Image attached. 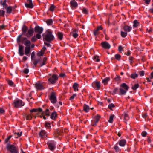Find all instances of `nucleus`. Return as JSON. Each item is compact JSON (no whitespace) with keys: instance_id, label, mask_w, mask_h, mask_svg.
<instances>
[{"instance_id":"nucleus-6","label":"nucleus","mask_w":153,"mask_h":153,"mask_svg":"<svg viewBox=\"0 0 153 153\" xmlns=\"http://www.w3.org/2000/svg\"><path fill=\"white\" fill-rule=\"evenodd\" d=\"M49 149L53 151L56 148V143L54 141H51L48 143Z\"/></svg>"},{"instance_id":"nucleus-63","label":"nucleus","mask_w":153,"mask_h":153,"mask_svg":"<svg viewBox=\"0 0 153 153\" xmlns=\"http://www.w3.org/2000/svg\"><path fill=\"white\" fill-rule=\"evenodd\" d=\"M30 111L31 112H37V108H34L33 109L30 110Z\"/></svg>"},{"instance_id":"nucleus-7","label":"nucleus","mask_w":153,"mask_h":153,"mask_svg":"<svg viewBox=\"0 0 153 153\" xmlns=\"http://www.w3.org/2000/svg\"><path fill=\"white\" fill-rule=\"evenodd\" d=\"M27 3H25V4L27 8H32L33 7L32 0H26Z\"/></svg>"},{"instance_id":"nucleus-20","label":"nucleus","mask_w":153,"mask_h":153,"mask_svg":"<svg viewBox=\"0 0 153 153\" xmlns=\"http://www.w3.org/2000/svg\"><path fill=\"white\" fill-rule=\"evenodd\" d=\"M6 0H4L3 2L2 1H1V4L3 6V7L4 9H6V8L7 7V5L6 4Z\"/></svg>"},{"instance_id":"nucleus-40","label":"nucleus","mask_w":153,"mask_h":153,"mask_svg":"<svg viewBox=\"0 0 153 153\" xmlns=\"http://www.w3.org/2000/svg\"><path fill=\"white\" fill-rule=\"evenodd\" d=\"M76 30H74L73 33H72V36L74 37L75 38H76L78 36V34L76 33Z\"/></svg>"},{"instance_id":"nucleus-14","label":"nucleus","mask_w":153,"mask_h":153,"mask_svg":"<svg viewBox=\"0 0 153 153\" xmlns=\"http://www.w3.org/2000/svg\"><path fill=\"white\" fill-rule=\"evenodd\" d=\"M39 136L42 138L45 137H47V134L45 130H41L39 133Z\"/></svg>"},{"instance_id":"nucleus-48","label":"nucleus","mask_w":153,"mask_h":153,"mask_svg":"<svg viewBox=\"0 0 153 153\" xmlns=\"http://www.w3.org/2000/svg\"><path fill=\"white\" fill-rule=\"evenodd\" d=\"M35 53L34 51L33 52L31 53V60H34L35 59Z\"/></svg>"},{"instance_id":"nucleus-58","label":"nucleus","mask_w":153,"mask_h":153,"mask_svg":"<svg viewBox=\"0 0 153 153\" xmlns=\"http://www.w3.org/2000/svg\"><path fill=\"white\" fill-rule=\"evenodd\" d=\"M98 31H99V30H97V29H96L94 31V33L95 36H96L98 34H99Z\"/></svg>"},{"instance_id":"nucleus-22","label":"nucleus","mask_w":153,"mask_h":153,"mask_svg":"<svg viewBox=\"0 0 153 153\" xmlns=\"http://www.w3.org/2000/svg\"><path fill=\"white\" fill-rule=\"evenodd\" d=\"M100 117V115H99L98 114L96 116L95 120L94 121V123H93V125H94V126L96 125V124L97 123H98Z\"/></svg>"},{"instance_id":"nucleus-31","label":"nucleus","mask_w":153,"mask_h":153,"mask_svg":"<svg viewBox=\"0 0 153 153\" xmlns=\"http://www.w3.org/2000/svg\"><path fill=\"white\" fill-rule=\"evenodd\" d=\"M47 60V58L46 57H44L43 58V59L42 62H40L39 63V64L40 65V66L42 67L43 65H45V62Z\"/></svg>"},{"instance_id":"nucleus-35","label":"nucleus","mask_w":153,"mask_h":153,"mask_svg":"<svg viewBox=\"0 0 153 153\" xmlns=\"http://www.w3.org/2000/svg\"><path fill=\"white\" fill-rule=\"evenodd\" d=\"M124 118L125 122L126 123V121L128 120L129 119L128 115L127 114H125L124 115Z\"/></svg>"},{"instance_id":"nucleus-1","label":"nucleus","mask_w":153,"mask_h":153,"mask_svg":"<svg viewBox=\"0 0 153 153\" xmlns=\"http://www.w3.org/2000/svg\"><path fill=\"white\" fill-rule=\"evenodd\" d=\"M43 36L44 39L48 42H50L54 39L52 31L50 30H47Z\"/></svg>"},{"instance_id":"nucleus-55","label":"nucleus","mask_w":153,"mask_h":153,"mask_svg":"<svg viewBox=\"0 0 153 153\" xmlns=\"http://www.w3.org/2000/svg\"><path fill=\"white\" fill-rule=\"evenodd\" d=\"M11 137V136H10L8 137H7V138H6L5 140V141H4L6 143H8V142L9 141V140L10 139Z\"/></svg>"},{"instance_id":"nucleus-32","label":"nucleus","mask_w":153,"mask_h":153,"mask_svg":"<svg viewBox=\"0 0 153 153\" xmlns=\"http://www.w3.org/2000/svg\"><path fill=\"white\" fill-rule=\"evenodd\" d=\"M56 8V7L53 4L51 5L49 7V10L53 12Z\"/></svg>"},{"instance_id":"nucleus-21","label":"nucleus","mask_w":153,"mask_h":153,"mask_svg":"<svg viewBox=\"0 0 153 153\" xmlns=\"http://www.w3.org/2000/svg\"><path fill=\"white\" fill-rule=\"evenodd\" d=\"M124 30L126 32H129L132 29V27L130 26H125L124 27Z\"/></svg>"},{"instance_id":"nucleus-33","label":"nucleus","mask_w":153,"mask_h":153,"mask_svg":"<svg viewBox=\"0 0 153 153\" xmlns=\"http://www.w3.org/2000/svg\"><path fill=\"white\" fill-rule=\"evenodd\" d=\"M57 36L58 39L60 40L62 39L63 37V34L61 32H58L57 33Z\"/></svg>"},{"instance_id":"nucleus-61","label":"nucleus","mask_w":153,"mask_h":153,"mask_svg":"<svg viewBox=\"0 0 153 153\" xmlns=\"http://www.w3.org/2000/svg\"><path fill=\"white\" fill-rule=\"evenodd\" d=\"M76 94H74L71 97L70 100H71L74 99L75 97H76Z\"/></svg>"},{"instance_id":"nucleus-19","label":"nucleus","mask_w":153,"mask_h":153,"mask_svg":"<svg viewBox=\"0 0 153 153\" xmlns=\"http://www.w3.org/2000/svg\"><path fill=\"white\" fill-rule=\"evenodd\" d=\"M83 109L85 112H88L90 110L89 107L86 104H84L83 106Z\"/></svg>"},{"instance_id":"nucleus-16","label":"nucleus","mask_w":153,"mask_h":153,"mask_svg":"<svg viewBox=\"0 0 153 153\" xmlns=\"http://www.w3.org/2000/svg\"><path fill=\"white\" fill-rule=\"evenodd\" d=\"M22 34L25 36V35L26 34L28 30V28L26 26L24 25L22 28Z\"/></svg>"},{"instance_id":"nucleus-50","label":"nucleus","mask_w":153,"mask_h":153,"mask_svg":"<svg viewBox=\"0 0 153 153\" xmlns=\"http://www.w3.org/2000/svg\"><path fill=\"white\" fill-rule=\"evenodd\" d=\"M5 11L3 10H0V16H4Z\"/></svg>"},{"instance_id":"nucleus-27","label":"nucleus","mask_w":153,"mask_h":153,"mask_svg":"<svg viewBox=\"0 0 153 153\" xmlns=\"http://www.w3.org/2000/svg\"><path fill=\"white\" fill-rule=\"evenodd\" d=\"M73 88L74 89V91H78V84L76 83H75L73 85Z\"/></svg>"},{"instance_id":"nucleus-29","label":"nucleus","mask_w":153,"mask_h":153,"mask_svg":"<svg viewBox=\"0 0 153 153\" xmlns=\"http://www.w3.org/2000/svg\"><path fill=\"white\" fill-rule=\"evenodd\" d=\"M126 90H124L122 88H120L119 90L120 94L121 95H124L126 92Z\"/></svg>"},{"instance_id":"nucleus-11","label":"nucleus","mask_w":153,"mask_h":153,"mask_svg":"<svg viewBox=\"0 0 153 153\" xmlns=\"http://www.w3.org/2000/svg\"><path fill=\"white\" fill-rule=\"evenodd\" d=\"M35 87L38 90H42L44 89L43 85L39 82H38L36 83Z\"/></svg>"},{"instance_id":"nucleus-2","label":"nucleus","mask_w":153,"mask_h":153,"mask_svg":"<svg viewBox=\"0 0 153 153\" xmlns=\"http://www.w3.org/2000/svg\"><path fill=\"white\" fill-rule=\"evenodd\" d=\"M6 148L10 153H19L18 147L14 145L8 143Z\"/></svg>"},{"instance_id":"nucleus-17","label":"nucleus","mask_w":153,"mask_h":153,"mask_svg":"<svg viewBox=\"0 0 153 153\" xmlns=\"http://www.w3.org/2000/svg\"><path fill=\"white\" fill-rule=\"evenodd\" d=\"M126 143V140L124 139H122L119 142V145L122 147L124 146Z\"/></svg>"},{"instance_id":"nucleus-53","label":"nucleus","mask_w":153,"mask_h":153,"mask_svg":"<svg viewBox=\"0 0 153 153\" xmlns=\"http://www.w3.org/2000/svg\"><path fill=\"white\" fill-rule=\"evenodd\" d=\"M26 119L27 120H30L31 119L32 117L30 114H28L26 116Z\"/></svg>"},{"instance_id":"nucleus-60","label":"nucleus","mask_w":153,"mask_h":153,"mask_svg":"<svg viewBox=\"0 0 153 153\" xmlns=\"http://www.w3.org/2000/svg\"><path fill=\"white\" fill-rule=\"evenodd\" d=\"M123 47L121 46L120 45L118 47V51L119 52H121L122 51V50H123Z\"/></svg>"},{"instance_id":"nucleus-44","label":"nucleus","mask_w":153,"mask_h":153,"mask_svg":"<svg viewBox=\"0 0 153 153\" xmlns=\"http://www.w3.org/2000/svg\"><path fill=\"white\" fill-rule=\"evenodd\" d=\"M114 107H115V106L113 103L110 104L108 105V107L111 110H112V108Z\"/></svg>"},{"instance_id":"nucleus-57","label":"nucleus","mask_w":153,"mask_h":153,"mask_svg":"<svg viewBox=\"0 0 153 153\" xmlns=\"http://www.w3.org/2000/svg\"><path fill=\"white\" fill-rule=\"evenodd\" d=\"M147 134V132L145 131H143L141 134L142 136L143 137H145L146 136Z\"/></svg>"},{"instance_id":"nucleus-13","label":"nucleus","mask_w":153,"mask_h":153,"mask_svg":"<svg viewBox=\"0 0 153 153\" xmlns=\"http://www.w3.org/2000/svg\"><path fill=\"white\" fill-rule=\"evenodd\" d=\"M31 50L30 47H25V54L27 56H29L30 54H29Z\"/></svg>"},{"instance_id":"nucleus-49","label":"nucleus","mask_w":153,"mask_h":153,"mask_svg":"<svg viewBox=\"0 0 153 153\" xmlns=\"http://www.w3.org/2000/svg\"><path fill=\"white\" fill-rule=\"evenodd\" d=\"M82 12L83 13L85 14H88V11L85 8H83L82 10Z\"/></svg>"},{"instance_id":"nucleus-26","label":"nucleus","mask_w":153,"mask_h":153,"mask_svg":"<svg viewBox=\"0 0 153 153\" xmlns=\"http://www.w3.org/2000/svg\"><path fill=\"white\" fill-rule=\"evenodd\" d=\"M50 113L49 109L47 108L43 112V114H44L45 116L48 117L50 115Z\"/></svg>"},{"instance_id":"nucleus-12","label":"nucleus","mask_w":153,"mask_h":153,"mask_svg":"<svg viewBox=\"0 0 153 153\" xmlns=\"http://www.w3.org/2000/svg\"><path fill=\"white\" fill-rule=\"evenodd\" d=\"M34 33L33 29L30 28L28 30V32L25 35V36L27 37H30Z\"/></svg>"},{"instance_id":"nucleus-52","label":"nucleus","mask_w":153,"mask_h":153,"mask_svg":"<svg viewBox=\"0 0 153 153\" xmlns=\"http://www.w3.org/2000/svg\"><path fill=\"white\" fill-rule=\"evenodd\" d=\"M121 56L119 54H116L115 56V57L117 59L119 60V59L120 58Z\"/></svg>"},{"instance_id":"nucleus-15","label":"nucleus","mask_w":153,"mask_h":153,"mask_svg":"<svg viewBox=\"0 0 153 153\" xmlns=\"http://www.w3.org/2000/svg\"><path fill=\"white\" fill-rule=\"evenodd\" d=\"M70 5L72 7L76 8L78 6V4L75 0H72L70 2Z\"/></svg>"},{"instance_id":"nucleus-24","label":"nucleus","mask_w":153,"mask_h":153,"mask_svg":"<svg viewBox=\"0 0 153 153\" xmlns=\"http://www.w3.org/2000/svg\"><path fill=\"white\" fill-rule=\"evenodd\" d=\"M110 80V78L109 77H106L102 80V82L104 85H106L107 82L109 81Z\"/></svg>"},{"instance_id":"nucleus-30","label":"nucleus","mask_w":153,"mask_h":153,"mask_svg":"<svg viewBox=\"0 0 153 153\" xmlns=\"http://www.w3.org/2000/svg\"><path fill=\"white\" fill-rule=\"evenodd\" d=\"M24 44L26 46V47H30L31 45V42L29 40H26L25 41L24 43Z\"/></svg>"},{"instance_id":"nucleus-54","label":"nucleus","mask_w":153,"mask_h":153,"mask_svg":"<svg viewBox=\"0 0 153 153\" xmlns=\"http://www.w3.org/2000/svg\"><path fill=\"white\" fill-rule=\"evenodd\" d=\"M22 34L20 35L17 38V41L18 42H21V38L22 36Z\"/></svg>"},{"instance_id":"nucleus-28","label":"nucleus","mask_w":153,"mask_h":153,"mask_svg":"<svg viewBox=\"0 0 153 153\" xmlns=\"http://www.w3.org/2000/svg\"><path fill=\"white\" fill-rule=\"evenodd\" d=\"M57 116L56 112H53L52 113L51 116V118L52 119L54 120Z\"/></svg>"},{"instance_id":"nucleus-42","label":"nucleus","mask_w":153,"mask_h":153,"mask_svg":"<svg viewBox=\"0 0 153 153\" xmlns=\"http://www.w3.org/2000/svg\"><path fill=\"white\" fill-rule=\"evenodd\" d=\"M139 85L138 84H135L132 87V88L134 90L137 89L139 87Z\"/></svg>"},{"instance_id":"nucleus-46","label":"nucleus","mask_w":153,"mask_h":153,"mask_svg":"<svg viewBox=\"0 0 153 153\" xmlns=\"http://www.w3.org/2000/svg\"><path fill=\"white\" fill-rule=\"evenodd\" d=\"M94 59L97 62L99 61L100 59L99 57L97 56H94L93 57Z\"/></svg>"},{"instance_id":"nucleus-9","label":"nucleus","mask_w":153,"mask_h":153,"mask_svg":"<svg viewBox=\"0 0 153 153\" xmlns=\"http://www.w3.org/2000/svg\"><path fill=\"white\" fill-rule=\"evenodd\" d=\"M24 47L23 46L20 45H19L18 53L20 56H22L24 54Z\"/></svg>"},{"instance_id":"nucleus-37","label":"nucleus","mask_w":153,"mask_h":153,"mask_svg":"<svg viewBox=\"0 0 153 153\" xmlns=\"http://www.w3.org/2000/svg\"><path fill=\"white\" fill-rule=\"evenodd\" d=\"M138 75L136 73H133L131 74L130 77L131 78L134 79L138 76Z\"/></svg>"},{"instance_id":"nucleus-36","label":"nucleus","mask_w":153,"mask_h":153,"mask_svg":"<svg viewBox=\"0 0 153 153\" xmlns=\"http://www.w3.org/2000/svg\"><path fill=\"white\" fill-rule=\"evenodd\" d=\"M139 23L137 20H135L133 22V27H136L139 25Z\"/></svg>"},{"instance_id":"nucleus-56","label":"nucleus","mask_w":153,"mask_h":153,"mask_svg":"<svg viewBox=\"0 0 153 153\" xmlns=\"http://www.w3.org/2000/svg\"><path fill=\"white\" fill-rule=\"evenodd\" d=\"M40 34H39V33H38L36 34V39H40L41 37Z\"/></svg>"},{"instance_id":"nucleus-23","label":"nucleus","mask_w":153,"mask_h":153,"mask_svg":"<svg viewBox=\"0 0 153 153\" xmlns=\"http://www.w3.org/2000/svg\"><path fill=\"white\" fill-rule=\"evenodd\" d=\"M13 7L11 6H9L8 7H7L6 8V12L8 13H10L13 9Z\"/></svg>"},{"instance_id":"nucleus-43","label":"nucleus","mask_w":153,"mask_h":153,"mask_svg":"<svg viewBox=\"0 0 153 153\" xmlns=\"http://www.w3.org/2000/svg\"><path fill=\"white\" fill-rule=\"evenodd\" d=\"M46 23L48 25H50L52 24L53 21L51 19H49L47 21Z\"/></svg>"},{"instance_id":"nucleus-34","label":"nucleus","mask_w":153,"mask_h":153,"mask_svg":"<svg viewBox=\"0 0 153 153\" xmlns=\"http://www.w3.org/2000/svg\"><path fill=\"white\" fill-rule=\"evenodd\" d=\"M114 149L115 150L116 152H118L120 151V149L117 145H115L114 146Z\"/></svg>"},{"instance_id":"nucleus-38","label":"nucleus","mask_w":153,"mask_h":153,"mask_svg":"<svg viewBox=\"0 0 153 153\" xmlns=\"http://www.w3.org/2000/svg\"><path fill=\"white\" fill-rule=\"evenodd\" d=\"M94 84L97 88V90H99L100 88V83L99 82H96L94 83Z\"/></svg>"},{"instance_id":"nucleus-8","label":"nucleus","mask_w":153,"mask_h":153,"mask_svg":"<svg viewBox=\"0 0 153 153\" xmlns=\"http://www.w3.org/2000/svg\"><path fill=\"white\" fill-rule=\"evenodd\" d=\"M101 45L102 47L105 49H109L111 47L110 44L106 41L102 42L101 43Z\"/></svg>"},{"instance_id":"nucleus-51","label":"nucleus","mask_w":153,"mask_h":153,"mask_svg":"<svg viewBox=\"0 0 153 153\" xmlns=\"http://www.w3.org/2000/svg\"><path fill=\"white\" fill-rule=\"evenodd\" d=\"M140 75L141 76H143L144 75L145 72L144 71H141L139 72Z\"/></svg>"},{"instance_id":"nucleus-45","label":"nucleus","mask_w":153,"mask_h":153,"mask_svg":"<svg viewBox=\"0 0 153 153\" xmlns=\"http://www.w3.org/2000/svg\"><path fill=\"white\" fill-rule=\"evenodd\" d=\"M8 84L10 86H14V85L13 82L11 80H9L8 81Z\"/></svg>"},{"instance_id":"nucleus-4","label":"nucleus","mask_w":153,"mask_h":153,"mask_svg":"<svg viewBox=\"0 0 153 153\" xmlns=\"http://www.w3.org/2000/svg\"><path fill=\"white\" fill-rule=\"evenodd\" d=\"M58 78V77L57 75L53 74L49 78L48 81L50 83L53 84L56 82Z\"/></svg>"},{"instance_id":"nucleus-10","label":"nucleus","mask_w":153,"mask_h":153,"mask_svg":"<svg viewBox=\"0 0 153 153\" xmlns=\"http://www.w3.org/2000/svg\"><path fill=\"white\" fill-rule=\"evenodd\" d=\"M43 28L39 26H36L35 28V32L36 33H38L39 34H41L43 31Z\"/></svg>"},{"instance_id":"nucleus-41","label":"nucleus","mask_w":153,"mask_h":153,"mask_svg":"<svg viewBox=\"0 0 153 153\" xmlns=\"http://www.w3.org/2000/svg\"><path fill=\"white\" fill-rule=\"evenodd\" d=\"M127 34V33L126 32H124L122 31H121V35L122 37H125Z\"/></svg>"},{"instance_id":"nucleus-62","label":"nucleus","mask_w":153,"mask_h":153,"mask_svg":"<svg viewBox=\"0 0 153 153\" xmlns=\"http://www.w3.org/2000/svg\"><path fill=\"white\" fill-rule=\"evenodd\" d=\"M36 39H37L36 38V37L34 36L32 37L31 39V41L32 42H34L36 41Z\"/></svg>"},{"instance_id":"nucleus-64","label":"nucleus","mask_w":153,"mask_h":153,"mask_svg":"<svg viewBox=\"0 0 153 153\" xmlns=\"http://www.w3.org/2000/svg\"><path fill=\"white\" fill-rule=\"evenodd\" d=\"M65 76V74L64 73H62L59 74V76L62 77H63Z\"/></svg>"},{"instance_id":"nucleus-3","label":"nucleus","mask_w":153,"mask_h":153,"mask_svg":"<svg viewBox=\"0 0 153 153\" xmlns=\"http://www.w3.org/2000/svg\"><path fill=\"white\" fill-rule=\"evenodd\" d=\"M13 104L15 107L18 108L23 106L25 103L20 100L18 99L14 101Z\"/></svg>"},{"instance_id":"nucleus-5","label":"nucleus","mask_w":153,"mask_h":153,"mask_svg":"<svg viewBox=\"0 0 153 153\" xmlns=\"http://www.w3.org/2000/svg\"><path fill=\"white\" fill-rule=\"evenodd\" d=\"M49 99L52 103L55 104L57 101L56 94L55 92H51L49 97Z\"/></svg>"},{"instance_id":"nucleus-25","label":"nucleus","mask_w":153,"mask_h":153,"mask_svg":"<svg viewBox=\"0 0 153 153\" xmlns=\"http://www.w3.org/2000/svg\"><path fill=\"white\" fill-rule=\"evenodd\" d=\"M121 86L126 90H128L129 88V87L125 83H123L121 84Z\"/></svg>"},{"instance_id":"nucleus-18","label":"nucleus","mask_w":153,"mask_h":153,"mask_svg":"<svg viewBox=\"0 0 153 153\" xmlns=\"http://www.w3.org/2000/svg\"><path fill=\"white\" fill-rule=\"evenodd\" d=\"M45 127L47 130H49V131L50 132L51 130V126H50V123L45 122Z\"/></svg>"},{"instance_id":"nucleus-59","label":"nucleus","mask_w":153,"mask_h":153,"mask_svg":"<svg viewBox=\"0 0 153 153\" xmlns=\"http://www.w3.org/2000/svg\"><path fill=\"white\" fill-rule=\"evenodd\" d=\"M44 53V52H42L41 51L40 52L38 53L37 54L38 56H42L43 55Z\"/></svg>"},{"instance_id":"nucleus-47","label":"nucleus","mask_w":153,"mask_h":153,"mask_svg":"<svg viewBox=\"0 0 153 153\" xmlns=\"http://www.w3.org/2000/svg\"><path fill=\"white\" fill-rule=\"evenodd\" d=\"M33 61V64L34 65L35 67L36 66V65L37 64L38 62V60L34 59V60H32Z\"/></svg>"},{"instance_id":"nucleus-39","label":"nucleus","mask_w":153,"mask_h":153,"mask_svg":"<svg viewBox=\"0 0 153 153\" xmlns=\"http://www.w3.org/2000/svg\"><path fill=\"white\" fill-rule=\"evenodd\" d=\"M114 115H111L110 116L109 119L108 120V122L110 123H112L113 122V119L114 117Z\"/></svg>"}]
</instances>
